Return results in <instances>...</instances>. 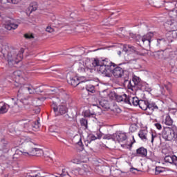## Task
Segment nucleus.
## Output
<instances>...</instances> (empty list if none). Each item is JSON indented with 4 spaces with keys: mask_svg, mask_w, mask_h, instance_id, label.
<instances>
[{
    "mask_svg": "<svg viewBox=\"0 0 177 177\" xmlns=\"http://www.w3.org/2000/svg\"><path fill=\"white\" fill-rule=\"evenodd\" d=\"M77 66L79 73H85L88 70H92L93 67H97V71L105 77H110L111 73V62L109 59H95L93 62L89 59H81L77 62Z\"/></svg>",
    "mask_w": 177,
    "mask_h": 177,
    "instance_id": "obj_1",
    "label": "nucleus"
},
{
    "mask_svg": "<svg viewBox=\"0 0 177 177\" xmlns=\"http://www.w3.org/2000/svg\"><path fill=\"white\" fill-rule=\"evenodd\" d=\"M127 104L130 106H139L141 110L146 111L148 115H151L153 113H161L164 109V102L159 101L156 103L153 101H149L147 100H140L136 96L128 95Z\"/></svg>",
    "mask_w": 177,
    "mask_h": 177,
    "instance_id": "obj_2",
    "label": "nucleus"
},
{
    "mask_svg": "<svg viewBox=\"0 0 177 177\" xmlns=\"http://www.w3.org/2000/svg\"><path fill=\"white\" fill-rule=\"evenodd\" d=\"M47 90L49 96L46 99H51L53 103L51 107L53 109L55 115H63V114H66L67 113V107L66 106L59 105L57 106V103L60 102V98L55 96L56 88L53 87V88H48Z\"/></svg>",
    "mask_w": 177,
    "mask_h": 177,
    "instance_id": "obj_3",
    "label": "nucleus"
},
{
    "mask_svg": "<svg viewBox=\"0 0 177 177\" xmlns=\"http://www.w3.org/2000/svg\"><path fill=\"white\" fill-rule=\"evenodd\" d=\"M19 131H23L24 132H31V131H37L39 129L41 124L37 120L35 122H31L28 120H20L18 123Z\"/></svg>",
    "mask_w": 177,
    "mask_h": 177,
    "instance_id": "obj_4",
    "label": "nucleus"
},
{
    "mask_svg": "<svg viewBox=\"0 0 177 177\" xmlns=\"http://www.w3.org/2000/svg\"><path fill=\"white\" fill-rule=\"evenodd\" d=\"M23 53H24V48H21L18 53L15 50L8 53L6 60L10 67L13 66L14 64H17V63L23 60Z\"/></svg>",
    "mask_w": 177,
    "mask_h": 177,
    "instance_id": "obj_5",
    "label": "nucleus"
},
{
    "mask_svg": "<svg viewBox=\"0 0 177 177\" xmlns=\"http://www.w3.org/2000/svg\"><path fill=\"white\" fill-rule=\"evenodd\" d=\"M21 91H23V88H20L18 91L17 94V98H12V103H13L15 105L14 106H12V113H19L20 111V107L17 105V100H20L24 106L25 109H30L31 105L32 104V102H31V100L30 99H20V93H21Z\"/></svg>",
    "mask_w": 177,
    "mask_h": 177,
    "instance_id": "obj_6",
    "label": "nucleus"
},
{
    "mask_svg": "<svg viewBox=\"0 0 177 177\" xmlns=\"http://www.w3.org/2000/svg\"><path fill=\"white\" fill-rule=\"evenodd\" d=\"M42 154H44V151L39 148H32L31 151L29 152L17 149L14 157H15V158H19V156H37L39 157V156H42Z\"/></svg>",
    "mask_w": 177,
    "mask_h": 177,
    "instance_id": "obj_7",
    "label": "nucleus"
},
{
    "mask_svg": "<svg viewBox=\"0 0 177 177\" xmlns=\"http://www.w3.org/2000/svg\"><path fill=\"white\" fill-rule=\"evenodd\" d=\"M153 35H154L151 32L144 35L142 37H140V36L139 35L136 36V35L133 33H129V38H132L133 39H137L138 41H141V42L144 44L146 46H150L151 38H153Z\"/></svg>",
    "mask_w": 177,
    "mask_h": 177,
    "instance_id": "obj_8",
    "label": "nucleus"
},
{
    "mask_svg": "<svg viewBox=\"0 0 177 177\" xmlns=\"http://www.w3.org/2000/svg\"><path fill=\"white\" fill-rule=\"evenodd\" d=\"M57 24L59 25L57 27H59L60 28H62V27H64V26H68L70 27V30H75V27H84L83 28L85 29V27H88V24H86L85 22V21L82 20V21H73V22H71L70 24L68 23H65L63 25L60 24V23H57Z\"/></svg>",
    "mask_w": 177,
    "mask_h": 177,
    "instance_id": "obj_9",
    "label": "nucleus"
},
{
    "mask_svg": "<svg viewBox=\"0 0 177 177\" xmlns=\"http://www.w3.org/2000/svg\"><path fill=\"white\" fill-rule=\"evenodd\" d=\"M111 64V73L109 76L106 77H111V73L115 77V78H121L122 75H124V69L120 66L115 67L117 66L115 64L109 61ZM113 67H115L113 69Z\"/></svg>",
    "mask_w": 177,
    "mask_h": 177,
    "instance_id": "obj_10",
    "label": "nucleus"
},
{
    "mask_svg": "<svg viewBox=\"0 0 177 177\" xmlns=\"http://www.w3.org/2000/svg\"><path fill=\"white\" fill-rule=\"evenodd\" d=\"M140 84V78L138 76H133L132 80L129 81L127 88L130 91L135 92V91H137L138 88H139Z\"/></svg>",
    "mask_w": 177,
    "mask_h": 177,
    "instance_id": "obj_11",
    "label": "nucleus"
},
{
    "mask_svg": "<svg viewBox=\"0 0 177 177\" xmlns=\"http://www.w3.org/2000/svg\"><path fill=\"white\" fill-rule=\"evenodd\" d=\"M176 12L177 14V11ZM165 26L169 30H177V15L170 17L165 23Z\"/></svg>",
    "mask_w": 177,
    "mask_h": 177,
    "instance_id": "obj_12",
    "label": "nucleus"
},
{
    "mask_svg": "<svg viewBox=\"0 0 177 177\" xmlns=\"http://www.w3.org/2000/svg\"><path fill=\"white\" fill-rule=\"evenodd\" d=\"M19 27V24L15 22V20L12 18H6L5 28L10 31V30H16Z\"/></svg>",
    "mask_w": 177,
    "mask_h": 177,
    "instance_id": "obj_13",
    "label": "nucleus"
},
{
    "mask_svg": "<svg viewBox=\"0 0 177 177\" xmlns=\"http://www.w3.org/2000/svg\"><path fill=\"white\" fill-rule=\"evenodd\" d=\"M29 142H31V138L26 136H21L15 140L14 144L17 147H18V146H21V145L28 143Z\"/></svg>",
    "mask_w": 177,
    "mask_h": 177,
    "instance_id": "obj_14",
    "label": "nucleus"
},
{
    "mask_svg": "<svg viewBox=\"0 0 177 177\" xmlns=\"http://www.w3.org/2000/svg\"><path fill=\"white\" fill-rule=\"evenodd\" d=\"M9 150H10V146L9 145V142L6 140L5 138L1 140V145H0V151L3 153H8Z\"/></svg>",
    "mask_w": 177,
    "mask_h": 177,
    "instance_id": "obj_15",
    "label": "nucleus"
},
{
    "mask_svg": "<svg viewBox=\"0 0 177 177\" xmlns=\"http://www.w3.org/2000/svg\"><path fill=\"white\" fill-rule=\"evenodd\" d=\"M165 59H174L176 56L177 51H174L172 48H166L164 50Z\"/></svg>",
    "mask_w": 177,
    "mask_h": 177,
    "instance_id": "obj_16",
    "label": "nucleus"
},
{
    "mask_svg": "<svg viewBox=\"0 0 177 177\" xmlns=\"http://www.w3.org/2000/svg\"><path fill=\"white\" fill-rule=\"evenodd\" d=\"M177 38V29L171 30L169 32L167 33V40L168 42H174V39Z\"/></svg>",
    "mask_w": 177,
    "mask_h": 177,
    "instance_id": "obj_17",
    "label": "nucleus"
},
{
    "mask_svg": "<svg viewBox=\"0 0 177 177\" xmlns=\"http://www.w3.org/2000/svg\"><path fill=\"white\" fill-rule=\"evenodd\" d=\"M127 134L125 133H117L115 134L114 140H118L119 143H122L127 140Z\"/></svg>",
    "mask_w": 177,
    "mask_h": 177,
    "instance_id": "obj_18",
    "label": "nucleus"
},
{
    "mask_svg": "<svg viewBox=\"0 0 177 177\" xmlns=\"http://www.w3.org/2000/svg\"><path fill=\"white\" fill-rule=\"evenodd\" d=\"M148 133H149V131H147V129L140 130L138 132V136L139 138H141L142 140H143V142H147Z\"/></svg>",
    "mask_w": 177,
    "mask_h": 177,
    "instance_id": "obj_19",
    "label": "nucleus"
},
{
    "mask_svg": "<svg viewBox=\"0 0 177 177\" xmlns=\"http://www.w3.org/2000/svg\"><path fill=\"white\" fill-rule=\"evenodd\" d=\"M9 109H10V105L5 102L0 103V114H5L8 113Z\"/></svg>",
    "mask_w": 177,
    "mask_h": 177,
    "instance_id": "obj_20",
    "label": "nucleus"
},
{
    "mask_svg": "<svg viewBox=\"0 0 177 177\" xmlns=\"http://www.w3.org/2000/svg\"><path fill=\"white\" fill-rule=\"evenodd\" d=\"M137 89H140L142 92H149L151 91L150 86L146 82L141 83Z\"/></svg>",
    "mask_w": 177,
    "mask_h": 177,
    "instance_id": "obj_21",
    "label": "nucleus"
},
{
    "mask_svg": "<svg viewBox=\"0 0 177 177\" xmlns=\"http://www.w3.org/2000/svg\"><path fill=\"white\" fill-rule=\"evenodd\" d=\"M68 84H71L72 86H78L81 82H80V79L78 77H71L69 80H68Z\"/></svg>",
    "mask_w": 177,
    "mask_h": 177,
    "instance_id": "obj_22",
    "label": "nucleus"
},
{
    "mask_svg": "<svg viewBox=\"0 0 177 177\" xmlns=\"http://www.w3.org/2000/svg\"><path fill=\"white\" fill-rule=\"evenodd\" d=\"M136 151L138 157H146L147 156V149L144 147L138 149Z\"/></svg>",
    "mask_w": 177,
    "mask_h": 177,
    "instance_id": "obj_23",
    "label": "nucleus"
},
{
    "mask_svg": "<svg viewBox=\"0 0 177 177\" xmlns=\"http://www.w3.org/2000/svg\"><path fill=\"white\" fill-rule=\"evenodd\" d=\"M38 8V6H37V3L36 2H33L31 3L29 6V7L28 8V9L26 10V12L28 13H32V12H35V10H37Z\"/></svg>",
    "mask_w": 177,
    "mask_h": 177,
    "instance_id": "obj_24",
    "label": "nucleus"
},
{
    "mask_svg": "<svg viewBox=\"0 0 177 177\" xmlns=\"http://www.w3.org/2000/svg\"><path fill=\"white\" fill-rule=\"evenodd\" d=\"M122 52H135V47L130 45H121Z\"/></svg>",
    "mask_w": 177,
    "mask_h": 177,
    "instance_id": "obj_25",
    "label": "nucleus"
},
{
    "mask_svg": "<svg viewBox=\"0 0 177 177\" xmlns=\"http://www.w3.org/2000/svg\"><path fill=\"white\" fill-rule=\"evenodd\" d=\"M115 99L117 102H124L127 104V100H128V95L127 94H123L122 95H116Z\"/></svg>",
    "mask_w": 177,
    "mask_h": 177,
    "instance_id": "obj_26",
    "label": "nucleus"
},
{
    "mask_svg": "<svg viewBox=\"0 0 177 177\" xmlns=\"http://www.w3.org/2000/svg\"><path fill=\"white\" fill-rule=\"evenodd\" d=\"M153 55L155 59H165V53H164V50L155 53Z\"/></svg>",
    "mask_w": 177,
    "mask_h": 177,
    "instance_id": "obj_27",
    "label": "nucleus"
},
{
    "mask_svg": "<svg viewBox=\"0 0 177 177\" xmlns=\"http://www.w3.org/2000/svg\"><path fill=\"white\" fill-rule=\"evenodd\" d=\"M84 117L95 118L96 113L91 110H86L84 112Z\"/></svg>",
    "mask_w": 177,
    "mask_h": 177,
    "instance_id": "obj_28",
    "label": "nucleus"
},
{
    "mask_svg": "<svg viewBox=\"0 0 177 177\" xmlns=\"http://www.w3.org/2000/svg\"><path fill=\"white\" fill-rule=\"evenodd\" d=\"M163 122L164 124H165V125L171 126L172 125V123L174 122V121L171 118V116H169V115H167L165 117V119L163 120Z\"/></svg>",
    "mask_w": 177,
    "mask_h": 177,
    "instance_id": "obj_29",
    "label": "nucleus"
},
{
    "mask_svg": "<svg viewBox=\"0 0 177 177\" xmlns=\"http://www.w3.org/2000/svg\"><path fill=\"white\" fill-rule=\"evenodd\" d=\"M12 77L16 80H20V78H23V73L20 71H16L13 73Z\"/></svg>",
    "mask_w": 177,
    "mask_h": 177,
    "instance_id": "obj_30",
    "label": "nucleus"
},
{
    "mask_svg": "<svg viewBox=\"0 0 177 177\" xmlns=\"http://www.w3.org/2000/svg\"><path fill=\"white\" fill-rule=\"evenodd\" d=\"M165 88L167 89L169 96H172V95H174V93L172 92V90H171L172 84L171 83L165 84Z\"/></svg>",
    "mask_w": 177,
    "mask_h": 177,
    "instance_id": "obj_31",
    "label": "nucleus"
},
{
    "mask_svg": "<svg viewBox=\"0 0 177 177\" xmlns=\"http://www.w3.org/2000/svg\"><path fill=\"white\" fill-rule=\"evenodd\" d=\"M165 44H167V40H165V39L164 38H159L157 39V44L156 46H163V45H165Z\"/></svg>",
    "mask_w": 177,
    "mask_h": 177,
    "instance_id": "obj_32",
    "label": "nucleus"
},
{
    "mask_svg": "<svg viewBox=\"0 0 177 177\" xmlns=\"http://www.w3.org/2000/svg\"><path fill=\"white\" fill-rule=\"evenodd\" d=\"M86 89L88 92H91V93H95V86L92 84H88L86 86Z\"/></svg>",
    "mask_w": 177,
    "mask_h": 177,
    "instance_id": "obj_33",
    "label": "nucleus"
},
{
    "mask_svg": "<svg viewBox=\"0 0 177 177\" xmlns=\"http://www.w3.org/2000/svg\"><path fill=\"white\" fill-rule=\"evenodd\" d=\"M165 162H169V164H172L174 162V156H167L165 157Z\"/></svg>",
    "mask_w": 177,
    "mask_h": 177,
    "instance_id": "obj_34",
    "label": "nucleus"
},
{
    "mask_svg": "<svg viewBox=\"0 0 177 177\" xmlns=\"http://www.w3.org/2000/svg\"><path fill=\"white\" fill-rule=\"evenodd\" d=\"M80 124L82 127H84L86 129H88V120H86V119H80Z\"/></svg>",
    "mask_w": 177,
    "mask_h": 177,
    "instance_id": "obj_35",
    "label": "nucleus"
},
{
    "mask_svg": "<svg viewBox=\"0 0 177 177\" xmlns=\"http://www.w3.org/2000/svg\"><path fill=\"white\" fill-rule=\"evenodd\" d=\"M96 139H97V137L94 135H90L87 138V142L88 143H91V142H93V140H96Z\"/></svg>",
    "mask_w": 177,
    "mask_h": 177,
    "instance_id": "obj_36",
    "label": "nucleus"
},
{
    "mask_svg": "<svg viewBox=\"0 0 177 177\" xmlns=\"http://www.w3.org/2000/svg\"><path fill=\"white\" fill-rule=\"evenodd\" d=\"M24 37L26 39H33L34 38V35L32 33H26L24 35Z\"/></svg>",
    "mask_w": 177,
    "mask_h": 177,
    "instance_id": "obj_37",
    "label": "nucleus"
},
{
    "mask_svg": "<svg viewBox=\"0 0 177 177\" xmlns=\"http://www.w3.org/2000/svg\"><path fill=\"white\" fill-rule=\"evenodd\" d=\"M164 171L162 170V167H156L155 169V175H158L159 174H161Z\"/></svg>",
    "mask_w": 177,
    "mask_h": 177,
    "instance_id": "obj_38",
    "label": "nucleus"
},
{
    "mask_svg": "<svg viewBox=\"0 0 177 177\" xmlns=\"http://www.w3.org/2000/svg\"><path fill=\"white\" fill-rule=\"evenodd\" d=\"M68 168L66 167L62 169L61 176H66V175H68Z\"/></svg>",
    "mask_w": 177,
    "mask_h": 177,
    "instance_id": "obj_39",
    "label": "nucleus"
},
{
    "mask_svg": "<svg viewBox=\"0 0 177 177\" xmlns=\"http://www.w3.org/2000/svg\"><path fill=\"white\" fill-rule=\"evenodd\" d=\"M133 143L129 144H121V147H123V149H131L132 147Z\"/></svg>",
    "mask_w": 177,
    "mask_h": 177,
    "instance_id": "obj_40",
    "label": "nucleus"
},
{
    "mask_svg": "<svg viewBox=\"0 0 177 177\" xmlns=\"http://www.w3.org/2000/svg\"><path fill=\"white\" fill-rule=\"evenodd\" d=\"M24 92H28L30 94L34 93V89H32L30 87H24Z\"/></svg>",
    "mask_w": 177,
    "mask_h": 177,
    "instance_id": "obj_41",
    "label": "nucleus"
},
{
    "mask_svg": "<svg viewBox=\"0 0 177 177\" xmlns=\"http://www.w3.org/2000/svg\"><path fill=\"white\" fill-rule=\"evenodd\" d=\"M115 136H112L110 134H106L104 136V139H107L108 140H110L111 139H115Z\"/></svg>",
    "mask_w": 177,
    "mask_h": 177,
    "instance_id": "obj_42",
    "label": "nucleus"
},
{
    "mask_svg": "<svg viewBox=\"0 0 177 177\" xmlns=\"http://www.w3.org/2000/svg\"><path fill=\"white\" fill-rule=\"evenodd\" d=\"M46 32H50V33L54 32L55 28H52V26H48L46 27Z\"/></svg>",
    "mask_w": 177,
    "mask_h": 177,
    "instance_id": "obj_43",
    "label": "nucleus"
},
{
    "mask_svg": "<svg viewBox=\"0 0 177 177\" xmlns=\"http://www.w3.org/2000/svg\"><path fill=\"white\" fill-rule=\"evenodd\" d=\"M136 129H137L136 125L135 124H132L129 127L130 132H136Z\"/></svg>",
    "mask_w": 177,
    "mask_h": 177,
    "instance_id": "obj_44",
    "label": "nucleus"
},
{
    "mask_svg": "<svg viewBox=\"0 0 177 177\" xmlns=\"http://www.w3.org/2000/svg\"><path fill=\"white\" fill-rule=\"evenodd\" d=\"M77 145H78V146H80V147H81L82 150H84V144H82V140L81 138H79Z\"/></svg>",
    "mask_w": 177,
    "mask_h": 177,
    "instance_id": "obj_45",
    "label": "nucleus"
},
{
    "mask_svg": "<svg viewBox=\"0 0 177 177\" xmlns=\"http://www.w3.org/2000/svg\"><path fill=\"white\" fill-rule=\"evenodd\" d=\"M77 78L79 79V82H80V84H82V82H86V78L84 76Z\"/></svg>",
    "mask_w": 177,
    "mask_h": 177,
    "instance_id": "obj_46",
    "label": "nucleus"
},
{
    "mask_svg": "<svg viewBox=\"0 0 177 177\" xmlns=\"http://www.w3.org/2000/svg\"><path fill=\"white\" fill-rule=\"evenodd\" d=\"M26 177H44V176L41 175V173H37L35 175L28 174Z\"/></svg>",
    "mask_w": 177,
    "mask_h": 177,
    "instance_id": "obj_47",
    "label": "nucleus"
},
{
    "mask_svg": "<svg viewBox=\"0 0 177 177\" xmlns=\"http://www.w3.org/2000/svg\"><path fill=\"white\" fill-rule=\"evenodd\" d=\"M21 0H7V2H10L11 3H14L15 5L19 3Z\"/></svg>",
    "mask_w": 177,
    "mask_h": 177,
    "instance_id": "obj_48",
    "label": "nucleus"
},
{
    "mask_svg": "<svg viewBox=\"0 0 177 177\" xmlns=\"http://www.w3.org/2000/svg\"><path fill=\"white\" fill-rule=\"evenodd\" d=\"M151 135V143H153L154 139L157 138V134H156V133H152Z\"/></svg>",
    "mask_w": 177,
    "mask_h": 177,
    "instance_id": "obj_49",
    "label": "nucleus"
},
{
    "mask_svg": "<svg viewBox=\"0 0 177 177\" xmlns=\"http://www.w3.org/2000/svg\"><path fill=\"white\" fill-rule=\"evenodd\" d=\"M78 172L80 175H84V174L86 173L87 171L84 169V168H82V169H79Z\"/></svg>",
    "mask_w": 177,
    "mask_h": 177,
    "instance_id": "obj_50",
    "label": "nucleus"
},
{
    "mask_svg": "<svg viewBox=\"0 0 177 177\" xmlns=\"http://www.w3.org/2000/svg\"><path fill=\"white\" fill-rule=\"evenodd\" d=\"M96 135L97 136V139H101L102 136H103V133L100 131L97 132Z\"/></svg>",
    "mask_w": 177,
    "mask_h": 177,
    "instance_id": "obj_51",
    "label": "nucleus"
},
{
    "mask_svg": "<svg viewBox=\"0 0 177 177\" xmlns=\"http://www.w3.org/2000/svg\"><path fill=\"white\" fill-rule=\"evenodd\" d=\"M100 104L102 106V107H104V109H107V102L104 103L101 101L100 102Z\"/></svg>",
    "mask_w": 177,
    "mask_h": 177,
    "instance_id": "obj_52",
    "label": "nucleus"
},
{
    "mask_svg": "<svg viewBox=\"0 0 177 177\" xmlns=\"http://www.w3.org/2000/svg\"><path fill=\"white\" fill-rule=\"evenodd\" d=\"M172 164H174V165H176L177 167V157H176V156H174Z\"/></svg>",
    "mask_w": 177,
    "mask_h": 177,
    "instance_id": "obj_53",
    "label": "nucleus"
},
{
    "mask_svg": "<svg viewBox=\"0 0 177 177\" xmlns=\"http://www.w3.org/2000/svg\"><path fill=\"white\" fill-rule=\"evenodd\" d=\"M155 126H156V127L157 128V129H159V130L162 128V127H161V124H159V123L155 124Z\"/></svg>",
    "mask_w": 177,
    "mask_h": 177,
    "instance_id": "obj_54",
    "label": "nucleus"
},
{
    "mask_svg": "<svg viewBox=\"0 0 177 177\" xmlns=\"http://www.w3.org/2000/svg\"><path fill=\"white\" fill-rule=\"evenodd\" d=\"M134 171H136V168L132 167V168L130 169V172L134 173L135 172Z\"/></svg>",
    "mask_w": 177,
    "mask_h": 177,
    "instance_id": "obj_55",
    "label": "nucleus"
},
{
    "mask_svg": "<svg viewBox=\"0 0 177 177\" xmlns=\"http://www.w3.org/2000/svg\"><path fill=\"white\" fill-rule=\"evenodd\" d=\"M116 113H121V109H120V108H116Z\"/></svg>",
    "mask_w": 177,
    "mask_h": 177,
    "instance_id": "obj_56",
    "label": "nucleus"
},
{
    "mask_svg": "<svg viewBox=\"0 0 177 177\" xmlns=\"http://www.w3.org/2000/svg\"><path fill=\"white\" fill-rule=\"evenodd\" d=\"M121 53H122V52L121 50L118 51V56H121Z\"/></svg>",
    "mask_w": 177,
    "mask_h": 177,
    "instance_id": "obj_57",
    "label": "nucleus"
},
{
    "mask_svg": "<svg viewBox=\"0 0 177 177\" xmlns=\"http://www.w3.org/2000/svg\"><path fill=\"white\" fill-rule=\"evenodd\" d=\"M96 50H99V49H97V50H94V52H96Z\"/></svg>",
    "mask_w": 177,
    "mask_h": 177,
    "instance_id": "obj_58",
    "label": "nucleus"
},
{
    "mask_svg": "<svg viewBox=\"0 0 177 177\" xmlns=\"http://www.w3.org/2000/svg\"><path fill=\"white\" fill-rule=\"evenodd\" d=\"M0 3H2V0H0Z\"/></svg>",
    "mask_w": 177,
    "mask_h": 177,
    "instance_id": "obj_59",
    "label": "nucleus"
},
{
    "mask_svg": "<svg viewBox=\"0 0 177 177\" xmlns=\"http://www.w3.org/2000/svg\"><path fill=\"white\" fill-rule=\"evenodd\" d=\"M15 86H19V85H17V84H15Z\"/></svg>",
    "mask_w": 177,
    "mask_h": 177,
    "instance_id": "obj_60",
    "label": "nucleus"
},
{
    "mask_svg": "<svg viewBox=\"0 0 177 177\" xmlns=\"http://www.w3.org/2000/svg\"><path fill=\"white\" fill-rule=\"evenodd\" d=\"M0 157H2V156L0 155Z\"/></svg>",
    "mask_w": 177,
    "mask_h": 177,
    "instance_id": "obj_61",
    "label": "nucleus"
},
{
    "mask_svg": "<svg viewBox=\"0 0 177 177\" xmlns=\"http://www.w3.org/2000/svg\"><path fill=\"white\" fill-rule=\"evenodd\" d=\"M0 16H1V12H0Z\"/></svg>",
    "mask_w": 177,
    "mask_h": 177,
    "instance_id": "obj_62",
    "label": "nucleus"
}]
</instances>
